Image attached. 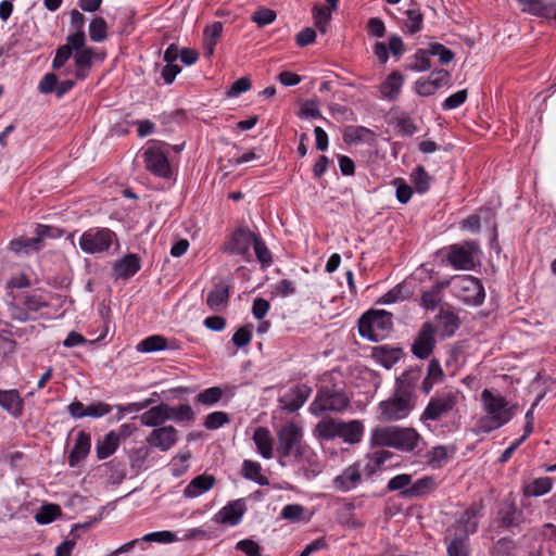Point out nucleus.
<instances>
[{
    "label": "nucleus",
    "mask_w": 556,
    "mask_h": 556,
    "mask_svg": "<svg viewBox=\"0 0 556 556\" xmlns=\"http://www.w3.org/2000/svg\"><path fill=\"white\" fill-rule=\"evenodd\" d=\"M170 146L165 142H154L143 152L146 168L153 175L169 178L172 175L168 162V150Z\"/></svg>",
    "instance_id": "nucleus-9"
},
{
    "label": "nucleus",
    "mask_w": 556,
    "mask_h": 556,
    "mask_svg": "<svg viewBox=\"0 0 556 556\" xmlns=\"http://www.w3.org/2000/svg\"><path fill=\"white\" fill-rule=\"evenodd\" d=\"M448 77L450 73L446 70L433 71L427 79L416 81V92L422 97L431 96L446 85Z\"/></svg>",
    "instance_id": "nucleus-17"
},
{
    "label": "nucleus",
    "mask_w": 556,
    "mask_h": 556,
    "mask_svg": "<svg viewBox=\"0 0 556 556\" xmlns=\"http://www.w3.org/2000/svg\"><path fill=\"white\" fill-rule=\"evenodd\" d=\"M445 543L448 556H469V535L447 529Z\"/></svg>",
    "instance_id": "nucleus-22"
},
{
    "label": "nucleus",
    "mask_w": 556,
    "mask_h": 556,
    "mask_svg": "<svg viewBox=\"0 0 556 556\" xmlns=\"http://www.w3.org/2000/svg\"><path fill=\"white\" fill-rule=\"evenodd\" d=\"M223 33V23L214 22L213 24L205 27L203 31V48L204 54L211 58L214 54L215 46L217 40Z\"/></svg>",
    "instance_id": "nucleus-36"
},
{
    "label": "nucleus",
    "mask_w": 556,
    "mask_h": 556,
    "mask_svg": "<svg viewBox=\"0 0 556 556\" xmlns=\"http://www.w3.org/2000/svg\"><path fill=\"white\" fill-rule=\"evenodd\" d=\"M518 510L514 503H504L498 510V521L504 528L517 526Z\"/></svg>",
    "instance_id": "nucleus-45"
},
{
    "label": "nucleus",
    "mask_w": 556,
    "mask_h": 556,
    "mask_svg": "<svg viewBox=\"0 0 556 556\" xmlns=\"http://www.w3.org/2000/svg\"><path fill=\"white\" fill-rule=\"evenodd\" d=\"M167 348V340L160 334H154L140 341L137 345V351L143 353L162 351Z\"/></svg>",
    "instance_id": "nucleus-44"
},
{
    "label": "nucleus",
    "mask_w": 556,
    "mask_h": 556,
    "mask_svg": "<svg viewBox=\"0 0 556 556\" xmlns=\"http://www.w3.org/2000/svg\"><path fill=\"white\" fill-rule=\"evenodd\" d=\"M257 236L248 228H239L232 235L229 251L232 254H239L248 258L250 256V248L256 241Z\"/></svg>",
    "instance_id": "nucleus-16"
},
{
    "label": "nucleus",
    "mask_w": 556,
    "mask_h": 556,
    "mask_svg": "<svg viewBox=\"0 0 556 556\" xmlns=\"http://www.w3.org/2000/svg\"><path fill=\"white\" fill-rule=\"evenodd\" d=\"M396 426L377 427L371 430V446H389L393 447Z\"/></svg>",
    "instance_id": "nucleus-35"
},
{
    "label": "nucleus",
    "mask_w": 556,
    "mask_h": 556,
    "mask_svg": "<svg viewBox=\"0 0 556 556\" xmlns=\"http://www.w3.org/2000/svg\"><path fill=\"white\" fill-rule=\"evenodd\" d=\"M412 484V476L408 473H402L393 477L389 480L387 489L388 491H401V493L408 489Z\"/></svg>",
    "instance_id": "nucleus-58"
},
{
    "label": "nucleus",
    "mask_w": 556,
    "mask_h": 556,
    "mask_svg": "<svg viewBox=\"0 0 556 556\" xmlns=\"http://www.w3.org/2000/svg\"><path fill=\"white\" fill-rule=\"evenodd\" d=\"M169 412H172V406L165 403H161L160 405L153 406L149 410L141 414L140 422L146 427L159 428V426L169 420Z\"/></svg>",
    "instance_id": "nucleus-24"
},
{
    "label": "nucleus",
    "mask_w": 556,
    "mask_h": 556,
    "mask_svg": "<svg viewBox=\"0 0 556 556\" xmlns=\"http://www.w3.org/2000/svg\"><path fill=\"white\" fill-rule=\"evenodd\" d=\"M430 51L428 49H418L414 54L415 62L409 68L415 72H426L431 67Z\"/></svg>",
    "instance_id": "nucleus-48"
},
{
    "label": "nucleus",
    "mask_w": 556,
    "mask_h": 556,
    "mask_svg": "<svg viewBox=\"0 0 556 556\" xmlns=\"http://www.w3.org/2000/svg\"><path fill=\"white\" fill-rule=\"evenodd\" d=\"M440 301V287H432L422 293L420 304L426 309H434Z\"/></svg>",
    "instance_id": "nucleus-56"
},
{
    "label": "nucleus",
    "mask_w": 556,
    "mask_h": 556,
    "mask_svg": "<svg viewBox=\"0 0 556 556\" xmlns=\"http://www.w3.org/2000/svg\"><path fill=\"white\" fill-rule=\"evenodd\" d=\"M456 452V446L454 445H438L433 446L428 453V464L438 468L441 467L442 464L451 456H453Z\"/></svg>",
    "instance_id": "nucleus-39"
},
{
    "label": "nucleus",
    "mask_w": 556,
    "mask_h": 556,
    "mask_svg": "<svg viewBox=\"0 0 556 556\" xmlns=\"http://www.w3.org/2000/svg\"><path fill=\"white\" fill-rule=\"evenodd\" d=\"M253 248L257 261L262 264L263 267H268L273 263V258L265 242L257 237L256 241L253 244Z\"/></svg>",
    "instance_id": "nucleus-55"
},
{
    "label": "nucleus",
    "mask_w": 556,
    "mask_h": 556,
    "mask_svg": "<svg viewBox=\"0 0 556 556\" xmlns=\"http://www.w3.org/2000/svg\"><path fill=\"white\" fill-rule=\"evenodd\" d=\"M421 378V369L420 368H410L404 371L395 382V391L415 399L414 391L416 384Z\"/></svg>",
    "instance_id": "nucleus-26"
},
{
    "label": "nucleus",
    "mask_w": 556,
    "mask_h": 556,
    "mask_svg": "<svg viewBox=\"0 0 556 556\" xmlns=\"http://www.w3.org/2000/svg\"><path fill=\"white\" fill-rule=\"evenodd\" d=\"M215 478L208 475H200L193 478L184 490V495L188 498L198 497L213 488Z\"/></svg>",
    "instance_id": "nucleus-30"
},
{
    "label": "nucleus",
    "mask_w": 556,
    "mask_h": 556,
    "mask_svg": "<svg viewBox=\"0 0 556 556\" xmlns=\"http://www.w3.org/2000/svg\"><path fill=\"white\" fill-rule=\"evenodd\" d=\"M140 540L148 543H173L178 541V538L174 532L165 530L144 534Z\"/></svg>",
    "instance_id": "nucleus-53"
},
{
    "label": "nucleus",
    "mask_w": 556,
    "mask_h": 556,
    "mask_svg": "<svg viewBox=\"0 0 556 556\" xmlns=\"http://www.w3.org/2000/svg\"><path fill=\"white\" fill-rule=\"evenodd\" d=\"M437 486L438 483L435 479L431 476H426L412 483L408 489L404 490L402 492V496L420 497L432 492Z\"/></svg>",
    "instance_id": "nucleus-32"
},
{
    "label": "nucleus",
    "mask_w": 556,
    "mask_h": 556,
    "mask_svg": "<svg viewBox=\"0 0 556 556\" xmlns=\"http://www.w3.org/2000/svg\"><path fill=\"white\" fill-rule=\"evenodd\" d=\"M467 96L468 93L466 89L459 90L451 94L442 103L443 110H453L460 106L466 101Z\"/></svg>",
    "instance_id": "nucleus-64"
},
{
    "label": "nucleus",
    "mask_w": 556,
    "mask_h": 556,
    "mask_svg": "<svg viewBox=\"0 0 556 556\" xmlns=\"http://www.w3.org/2000/svg\"><path fill=\"white\" fill-rule=\"evenodd\" d=\"M23 304L28 311L37 312L48 306V302L42 295L36 293H26L23 298Z\"/></svg>",
    "instance_id": "nucleus-59"
},
{
    "label": "nucleus",
    "mask_w": 556,
    "mask_h": 556,
    "mask_svg": "<svg viewBox=\"0 0 556 556\" xmlns=\"http://www.w3.org/2000/svg\"><path fill=\"white\" fill-rule=\"evenodd\" d=\"M481 255L478 241L467 240L452 244L447 250V261L457 270H471L476 267Z\"/></svg>",
    "instance_id": "nucleus-4"
},
{
    "label": "nucleus",
    "mask_w": 556,
    "mask_h": 556,
    "mask_svg": "<svg viewBox=\"0 0 556 556\" xmlns=\"http://www.w3.org/2000/svg\"><path fill=\"white\" fill-rule=\"evenodd\" d=\"M406 16H407V23H406L407 31L410 35H414V34L420 31L422 28V22H424V15L420 12V10L419 9H408L406 11Z\"/></svg>",
    "instance_id": "nucleus-50"
},
{
    "label": "nucleus",
    "mask_w": 556,
    "mask_h": 556,
    "mask_svg": "<svg viewBox=\"0 0 556 556\" xmlns=\"http://www.w3.org/2000/svg\"><path fill=\"white\" fill-rule=\"evenodd\" d=\"M242 476L256 482L260 485H268L269 480L262 475V466L260 463L254 460L245 459L242 464Z\"/></svg>",
    "instance_id": "nucleus-41"
},
{
    "label": "nucleus",
    "mask_w": 556,
    "mask_h": 556,
    "mask_svg": "<svg viewBox=\"0 0 556 556\" xmlns=\"http://www.w3.org/2000/svg\"><path fill=\"white\" fill-rule=\"evenodd\" d=\"M223 396V390L219 387H212L200 392L195 400L203 405H213L217 403Z\"/></svg>",
    "instance_id": "nucleus-52"
},
{
    "label": "nucleus",
    "mask_w": 556,
    "mask_h": 556,
    "mask_svg": "<svg viewBox=\"0 0 556 556\" xmlns=\"http://www.w3.org/2000/svg\"><path fill=\"white\" fill-rule=\"evenodd\" d=\"M392 314L386 311H371L362 316L358 330L362 337L378 341L392 329Z\"/></svg>",
    "instance_id": "nucleus-6"
},
{
    "label": "nucleus",
    "mask_w": 556,
    "mask_h": 556,
    "mask_svg": "<svg viewBox=\"0 0 556 556\" xmlns=\"http://www.w3.org/2000/svg\"><path fill=\"white\" fill-rule=\"evenodd\" d=\"M481 510V505L473 504L468 507L462 516L456 520L454 525L448 527L447 529L454 530L459 533H464L470 535L475 533L479 526V513Z\"/></svg>",
    "instance_id": "nucleus-15"
},
{
    "label": "nucleus",
    "mask_w": 556,
    "mask_h": 556,
    "mask_svg": "<svg viewBox=\"0 0 556 556\" xmlns=\"http://www.w3.org/2000/svg\"><path fill=\"white\" fill-rule=\"evenodd\" d=\"M435 327L425 323L420 327L412 345V353L419 359L428 358L435 348Z\"/></svg>",
    "instance_id": "nucleus-11"
},
{
    "label": "nucleus",
    "mask_w": 556,
    "mask_h": 556,
    "mask_svg": "<svg viewBox=\"0 0 556 556\" xmlns=\"http://www.w3.org/2000/svg\"><path fill=\"white\" fill-rule=\"evenodd\" d=\"M438 318L441 323L443 332L447 337H452L456 332V330L459 328V325H460L459 317L453 312L440 311Z\"/></svg>",
    "instance_id": "nucleus-46"
},
{
    "label": "nucleus",
    "mask_w": 556,
    "mask_h": 556,
    "mask_svg": "<svg viewBox=\"0 0 556 556\" xmlns=\"http://www.w3.org/2000/svg\"><path fill=\"white\" fill-rule=\"evenodd\" d=\"M313 16L316 27L321 34H325L331 18L330 10L325 7L315 5L313 9Z\"/></svg>",
    "instance_id": "nucleus-51"
},
{
    "label": "nucleus",
    "mask_w": 556,
    "mask_h": 556,
    "mask_svg": "<svg viewBox=\"0 0 556 556\" xmlns=\"http://www.w3.org/2000/svg\"><path fill=\"white\" fill-rule=\"evenodd\" d=\"M304 507L300 504L286 505L281 510V517L290 521H299L304 514Z\"/></svg>",
    "instance_id": "nucleus-63"
},
{
    "label": "nucleus",
    "mask_w": 556,
    "mask_h": 556,
    "mask_svg": "<svg viewBox=\"0 0 556 556\" xmlns=\"http://www.w3.org/2000/svg\"><path fill=\"white\" fill-rule=\"evenodd\" d=\"M119 445V435L110 431L104 435L102 440L97 442L96 453L99 459H105L110 457L117 450Z\"/></svg>",
    "instance_id": "nucleus-38"
},
{
    "label": "nucleus",
    "mask_w": 556,
    "mask_h": 556,
    "mask_svg": "<svg viewBox=\"0 0 556 556\" xmlns=\"http://www.w3.org/2000/svg\"><path fill=\"white\" fill-rule=\"evenodd\" d=\"M49 227L38 225L36 228V237H20L11 241V249L17 254H29L39 251L42 247V240L48 236Z\"/></svg>",
    "instance_id": "nucleus-12"
},
{
    "label": "nucleus",
    "mask_w": 556,
    "mask_h": 556,
    "mask_svg": "<svg viewBox=\"0 0 556 556\" xmlns=\"http://www.w3.org/2000/svg\"><path fill=\"white\" fill-rule=\"evenodd\" d=\"M177 442V430L173 426L153 429L147 437V443L162 452L170 450Z\"/></svg>",
    "instance_id": "nucleus-13"
},
{
    "label": "nucleus",
    "mask_w": 556,
    "mask_h": 556,
    "mask_svg": "<svg viewBox=\"0 0 556 556\" xmlns=\"http://www.w3.org/2000/svg\"><path fill=\"white\" fill-rule=\"evenodd\" d=\"M253 441L263 458L270 459L273 457L274 440L267 428L257 427L253 433Z\"/></svg>",
    "instance_id": "nucleus-31"
},
{
    "label": "nucleus",
    "mask_w": 556,
    "mask_h": 556,
    "mask_svg": "<svg viewBox=\"0 0 556 556\" xmlns=\"http://www.w3.org/2000/svg\"><path fill=\"white\" fill-rule=\"evenodd\" d=\"M245 511L247 505L244 500L231 501L214 516V520L220 525L237 526Z\"/></svg>",
    "instance_id": "nucleus-14"
},
{
    "label": "nucleus",
    "mask_w": 556,
    "mask_h": 556,
    "mask_svg": "<svg viewBox=\"0 0 556 556\" xmlns=\"http://www.w3.org/2000/svg\"><path fill=\"white\" fill-rule=\"evenodd\" d=\"M91 447L90 434L79 431L76 437L75 445L68 455L70 467H76L83 459L87 457Z\"/></svg>",
    "instance_id": "nucleus-25"
},
{
    "label": "nucleus",
    "mask_w": 556,
    "mask_h": 556,
    "mask_svg": "<svg viewBox=\"0 0 556 556\" xmlns=\"http://www.w3.org/2000/svg\"><path fill=\"white\" fill-rule=\"evenodd\" d=\"M553 481L549 477H541L523 488V495L527 497L542 496L552 490Z\"/></svg>",
    "instance_id": "nucleus-40"
},
{
    "label": "nucleus",
    "mask_w": 556,
    "mask_h": 556,
    "mask_svg": "<svg viewBox=\"0 0 556 556\" xmlns=\"http://www.w3.org/2000/svg\"><path fill=\"white\" fill-rule=\"evenodd\" d=\"M412 181L417 192L425 193L430 188L431 177L424 166H417L412 173Z\"/></svg>",
    "instance_id": "nucleus-47"
},
{
    "label": "nucleus",
    "mask_w": 556,
    "mask_h": 556,
    "mask_svg": "<svg viewBox=\"0 0 556 556\" xmlns=\"http://www.w3.org/2000/svg\"><path fill=\"white\" fill-rule=\"evenodd\" d=\"M252 340L251 326L240 327L232 336V342L237 348L247 346Z\"/></svg>",
    "instance_id": "nucleus-62"
},
{
    "label": "nucleus",
    "mask_w": 556,
    "mask_h": 556,
    "mask_svg": "<svg viewBox=\"0 0 556 556\" xmlns=\"http://www.w3.org/2000/svg\"><path fill=\"white\" fill-rule=\"evenodd\" d=\"M454 294L465 304L478 306L484 301V288L480 279L471 275H457L451 279Z\"/></svg>",
    "instance_id": "nucleus-7"
},
{
    "label": "nucleus",
    "mask_w": 556,
    "mask_h": 556,
    "mask_svg": "<svg viewBox=\"0 0 556 556\" xmlns=\"http://www.w3.org/2000/svg\"><path fill=\"white\" fill-rule=\"evenodd\" d=\"M340 425V419L325 417L317 422L313 433L320 441H330L339 438Z\"/></svg>",
    "instance_id": "nucleus-27"
},
{
    "label": "nucleus",
    "mask_w": 556,
    "mask_h": 556,
    "mask_svg": "<svg viewBox=\"0 0 556 556\" xmlns=\"http://www.w3.org/2000/svg\"><path fill=\"white\" fill-rule=\"evenodd\" d=\"M403 350L400 348L380 346L376 349L375 356L386 368H391L400 361Z\"/></svg>",
    "instance_id": "nucleus-42"
},
{
    "label": "nucleus",
    "mask_w": 556,
    "mask_h": 556,
    "mask_svg": "<svg viewBox=\"0 0 556 556\" xmlns=\"http://www.w3.org/2000/svg\"><path fill=\"white\" fill-rule=\"evenodd\" d=\"M278 453L281 457L299 456L302 448V428L294 421L286 422L277 432Z\"/></svg>",
    "instance_id": "nucleus-10"
},
{
    "label": "nucleus",
    "mask_w": 556,
    "mask_h": 556,
    "mask_svg": "<svg viewBox=\"0 0 556 556\" xmlns=\"http://www.w3.org/2000/svg\"><path fill=\"white\" fill-rule=\"evenodd\" d=\"M350 406L346 393L336 387L323 386L309 405L311 414L319 416L326 412L342 413Z\"/></svg>",
    "instance_id": "nucleus-2"
},
{
    "label": "nucleus",
    "mask_w": 556,
    "mask_h": 556,
    "mask_svg": "<svg viewBox=\"0 0 556 556\" xmlns=\"http://www.w3.org/2000/svg\"><path fill=\"white\" fill-rule=\"evenodd\" d=\"M228 420H229V418H228V415L226 413H224V412H214V413L208 414L205 417L204 427L206 429H210V430L218 429L222 426H224L225 424H227Z\"/></svg>",
    "instance_id": "nucleus-61"
},
{
    "label": "nucleus",
    "mask_w": 556,
    "mask_h": 556,
    "mask_svg": "<svg viewBox=\"0 0 556 556\" xmlns=\"http://www.w3.org/2000/svg\"><path fill=\"white\" fill-rule=\"evenodd\" d=\"M421 441L422 438L416 429L396 426L393 448L402 452H413Z\"/></svg>",
    "instance_id": "nucleus-19"
},
{
    "label": "nucleus",
    "mask_w": 556,
    "mask_h": 556,
    "mask_svg": "<svg viewBox=\"0 0 556 556\" xmlns=\"http://www.w3.org/2000/svg\"><path fill=\"white\" fill-rule=\"evenodd\" d=\"M140 270V258L136 254H127L113 265L115 279H127Z\"/></svg>",
    "instance_id": "nucleus-23"
},
{
    "label": "nucleus",
    "mask_w": 556,
    "mask_h": 556,
    "mask_svg": "<svg viewBox=\"0 0 556 556\" xmlns=\"http://www.w3.org/2000/svg\"><path fill=\"white\" fill-rule=\"evenodd\" d=\"M311 393V387L306 384L296 386L295 388L290 390L289 393L285 394L281 397L280 403L282 405V408L290 413L296 412L304 405V403L309 397Z\"/></svg>",
    "instance_id": "nucleus-18"
},
{
    "label": "nucleus",
    "mask_w": 556,
    "mask_h": 556,
    "mask_svg": "<svg viewBox=\"0 0 556 556\" xmlns=\"http://www.w3.org/2000/svg\"><path fill=\"white\" fill-rule=\"evenodd\" d=\"M404 77L399 72H392L386 80L380 85V92L383 98L389 100L395 99L403 86Z\"/></svg>",
    "instance_id": "nucleus-37"
},
{
    "label": "nucleus",
    "mask_w": 556,
    "mask_h": 556,
    "mask_svg": "<svg viewBox=\"0 0 556 556\" xmlns=\"http://www.w3.org/2000/svg\"><path fill=\"white\" fill-rule=\"evenodd\" d=\"M522 4V12L542 17L551 18L556 4L546 0H517Z\"/></svg>",
    "instance_id": "nucleus-28"
},
{
    "label": "nucleus",
    "mask_w": 556,
    "mask_h": 556,
    "mask_svg": "<svg viewBox=\"0 0 556 556\" xmlns=\"http://www.w3.org/2000/svg\"><path fill=\"white\" fill-rule=\"evenodd\" d=\"M429 51L431 55H438L442 64H448L454 60V52L439 42L429 45Z\"/></svg>",
    "instance_id": "nucleus-57"
},
{
    "label": "nucleus",
    "mask_w": 556,
    "mask_h": 556,
    "mask_svg": "<svg viewBox=\"0 0 556 556\" xmlns=\"http://www.w3.org/2000/svg\"><path fill=\"white\" fill-rule=\"evenodd\" d=\"M361 482L362 469L358 463L350 465L333 479V485L342 492L355 489Z\"/></svg>",
    "instance_id": "nucleus-21"
},
{
    "label": "nucleus",
    "mask_w": 556,
    "mask_h": 556,
    "mask_svg": "<svg viewBox=\"0 0 556 556\" xmlns=\"http://www.w3.org/2000/svg\"><path fill=\"white\" fill-rule=\"evenodd\" d=\"M94 56L96 52L92 48L78 49V51L75 52L74 60L77 78L84 79L87 77Z\"/></svg>",
    "instance_id": "nucleus-34"
},
{
    "label": "nucleus",
    "mask_w": 556,
    "mask_h": 556,
    "mask_svg": "<svg viewBox=\"0 0 556 556\" xmlns=\"http://www.w3.org/2000/svg\"><path fill=\"white\" fill-rule=\"evenodd\" d=\"M229 283L220 280L214 285L213 289L208 292L206 298V305L213 312H223L229 302Z\"/></svg>",
    "instance_id": "nucleus-20"
},
{
    "label": "nucleus",
    "mask_w": 556,
    "mask_h": 556,
    "mask_svg": "<svg viewBox=\"0 0 556 556\" xmlns=\"http://www.w3.org/2000/svg\"><path fill=\"white\" fill-rule=\"evenodd\" d=\"M409 294H410V292L405 286L397 285L393 289H391L389 292H387L382 296L381 301L384 304H391V303H395L397 301H403V300L407 299L409 296Z\"/></svg>",
    "instance_id": "nucleus-54"
},
{
    "label": "nucleus",
    "mask_w": 556,
    "mask_h": 556,
    "mask_svg": "<svg viewBox=\"0 0 556 556\" xmlns=\"http://www.w3.org/2000/svg\"><path fill=\"white\" fill-rule=\"evenodd\" d=\"M115 242H117V236L113 230L105 227H93L81 233L78 245L86 254L102 255L109 252Z\"/></svg>",
    "instance_id": "nucleus-3"
},
{
    "label": "nucleus",
    "mask_w": 556,
    "mask_h": 556,
    "mask_svg": "<svg viewBox=\"0 0 556 556\" xmlns=\"http://www.w3.org/2000/svg\"><path fill=\"white\" fill-rule=\"evenodd\" d=\"M339 438L349 444L359 443L364 435V425L361 420H341Z\"/></svg>",
    "instance_id": "nucleus-29"
},
{
    "label": "nucleus",
    "mask_w": 556,
    "mask_h": 556,
    "mask_svg": "<svg viewBox=\"0 0 556 556\" xmlns=\"http://www.w3.org/2000/svg\"><path fill=\"white\" fill-rule=\"evenodd\" d=\"M89 36L92 41L100 42L106 38V22L103 17H96L89 24Z\"/></svg>",
    "instance_id": "nucleus-49"
},
{
    "label": "nucleus",
    "mask_w": 556,
    "mask_h": 556,
    "mask_svg": "<svg viewBox=\"0 0 556 556\" xmlns=\"http://www.w3.org/2000/svg\"><path fill=\"white\" fill-rule=\"evenodd\" d=\"M460 392L445 391L430 399L420 415V421H439L447 417L458 405Z\"/></svg>",
    "instance_id": "nucleus-5"
},
{
    "label": "nucleus",
    "mask_w": 556,
    "mask_h": 556,
    "mask_svg": "<svg viewBox=\"0 0 556 556\" xmlns=\"http://www.w3.org/2000/svg\"><path fill=\"white\" fill-rule=\"evenodd\" d=\"M481 405L484 416L478 420V429L489 433L508 424L516 414L517 406L503 395L490 389L481 392Z\"/></svg>",
    "instance_id": "nucleus-1"
},
{
    "label": "nucleus",
    "mask_w": 556,
    "mask_h": 556,
    "mask_svg": "<svg viewBox=\"0 0 556 556\" xmlns=\"http://www.w3.org/2000/svg\"><path fill=\"white\" fill-rule=\"evenodd\" d=\"M415 407V399H410L394 390L389 399L378 406L381 421H396L406 418Z\"/></svg>",
    "instance_id": "nucleus-8"
},
{
    "label": "nucleus",
    "mask_w": 556,
    "mask_h": 556,
    "mask_svg": "<svg viewBox=\"0 0 556 556\" xmlns=\"http://www.w3.org/2000/svg\"><path fill=\"white\" fill-rule=\"evenodd\" d=\"M62 515V509L56 504H43L35 515V520L39 525H48Z\"/></svg>",
    "instance_id": "nucleus-43"
},
{
    "label": "nucleus",
    "mask_w": 556,
    "mask_h": 556,
    "mask_svg": "<svg viewBox=\"0 0 556 556\" xmlns=\"http://www.w3.org/2000/svg\"><path fill=\"white\" fill-rule=\"evenodd\" d=\"M169 420L176 421H190L194 418V413L190 405L185 404L178 407H172V412H169Z\"/></svg>",
    "instance_id": "nucleus-60"
},
{
    "label": "nucleus",
    "mask_w": 556,
    "mask_h": 556,
    "mask_svg": "<svg viewBox=\"0 0 556 556\" xmlns=\"http://www.w3.org/2000/svg\"><path fill=\"white\" fill-rule=\"evenodd\" d=\"M0 406L13 416H20L24 402L16 390H0Z\"/></svg>",
    "instance_id": "nucleus-33"
}]
</instances>
